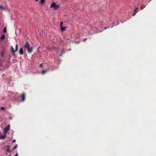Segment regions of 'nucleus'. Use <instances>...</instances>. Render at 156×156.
<instances>
[{
	"label": "nucleus",
	"instance_id": "obj_1",
	"mask_svg": "<svg viewBox=\"0 0 156 156\" xmlns=\"http://www.w3.org/2000/svg\"><path fill=\"white\" fill-rule=\"evenodd\" d=\"M24 47L27 48V50L28 52L29 53H31L33 50V47H30V45H29L28 42L25 43L24 45Z\"/></svg>",
	"mask_w": 156,
	"mask_h": 156
},
{
	"label": "nucleus",
	"instance_id": "obj_2",
	"mask_svg": "<svg viewBox=\"0 0 156 156\" xmlns=\"http://www.w3.org/2000/svg\"><path fill=\"white\" fill-rule=\"evenodd\" d=\"M59 7V6L56 5L55 2H53L50 6V8H54L55 9H58Z\"/></svg>",
	"mask_w": 156,
	"mask_h": 156
},
{
	"label": "nucleus",
	"instance_id": "obj_3",
	"mask_svg": "<svg viewBox=\"0 0 156 156\" xmlns=\"http://www.w3.org/2000/svg\"><path fill=\"white\" fill-rule=\"evenodd\" d=\"M18 45L17 44H16V47L15 51L11 52L12 53L13 55V56H15V52L16 51L18 50Z\"/></svg>",
	"mask_w": 156,
	"mask_h": 156
},
{
	"label": "nucleus",
	"instance_id": "obj_4",
	"mask_svg": "<svg viewBox=\"0 0 156 156\" xmlns=\"http://www.w3.org/2000/svg\"><path fill=\"white\" fill-rule=\"evenodd\" d=\"M10 129V126L8 125L7 127L5 128L4 130V132L5 133H7L9 131Z\"/></svg>",
	"mask_w": 156,
	"mask_h": 156
},
{
	"label": "nucleus",
	"instance_id": "obj_5",
	"mask_svg": "<svg viewBox=\"0 0 156 156\" xmlns=\"http://www.w3.org/2000/svg\"><path fill=\"white\" fill-rule=\"evenodd\" d=\"M21 101H25V95L24 93H23L21 95Z\"/></svg>",
	"mask_w": 156,
	"mask_h": 156
},
{
	"label": "nucleus",
	"instance_id": "obj_6",
	"mask_svg": "<svg viewBox=\"0 0 156 156\" xmlns=\"http://www.w3.org/2000/svg\"><path fill=\"white\" fill-rule=\"evenodd\" d=\"M19 53L20 55H22L23 54V48H22L20 49L19 51Z\"/></svg>",
	"mask_w": 156,
	"mask_h": 156
},
{
	"label": "nucleus",
	"instance_id": "obj_7",
	"mask_svg": "<svg viewBox=\"0 0 156 156\" xmlns=\"http://www.w3.org/2000/svg\"><path fill=\"white\" fill-rule=\"evenodd\" d=\"M5 53V51L4 49H3L1 51V56L2 57H3Z\"/></svg>",
	"mask_w": 156,
	"mask_h": 156
},
{
	"label": "nucleus",
	"instance_id": "obj_8",
	"mask_svg": "<svg viewBox=\"0 0 156 156\" xmlns=\"http://www.w3.org/2000/svg\"><path fill=\"white\" fill-rule=\"evenodd\" d=\"M60 28H61V30L62 31H64L65 30H66V27H60Z\"/></svg>",
	"mask_w": 156,
	"mask_h": 156
},
{
	"label": "nucleus",
	"instance_id": "obj_9",
	"mask_svg": "<svg viewBox=\"0 0 156 156\" xmlns=\"http://www.w3.org/2000/svg\"><path fill=\"white\" fill-rule=\"evenodd\" d=\"M10 146L8 145L7 146V149L6 150V152H10Z\"/></svg>",
	"mask_w": 156,
	"mask_h": 156
},
{
	"label": "nucleus",
	"instance_id": "obj_10",
	"mask_svg": "<svg viewBox=\"0 0 156 156\" xmlns=\"http://www.w3.org/2000/svg\"><path fill=\"white\" fill-rule=\"evenodd\" d=\"M6 137V136L5 135H1V136H0V139H4Z\"/></svg>",
	"mask_w": 156,
	"mask_h": 156
},
{
	"label": "nucleus",
	"instance_id": "obj_11",
	"mask_svg": "<svg viewBox=\"0 0 156 156\" xmlns=\"http://www.w3.org/2000/svg\"><path fill=\"white\" fill-rule=\"evenodd\" d=\"M5 38V35L4 34H3L2 37H1V40H3Z\"/></svg>",
	"mask_w": 156,
	"mask_h": 156
},
{
	"label": "nucleus",
	"instance_id": "obj_12",
	"mask_svg": "<svg viewBox=\"0 0 156 156\" xmlns=\"http://www.w3.org/2000/svg\"><path fill=\"white\" fill-rule=\"evenodd\" d=\"M10 51H11V52H12V51H15V50L13 48L12 46H11V49L10 50Z\"/></svg>",
	"mask_w": 156,
	"mask_h": 156
},
{
	"label": "nucleus",
	"instance_id": "obj_13",
	"mask_svg": "<svg viewBox=\"0 0 156 156\" xmlns=\"http://www.w3.org/2000/svg\"><path fill=\"white\" fill-rule=\"evenodd\" d=\"M3 32L4 33H6V27H5L4 28V29H3Z\"/></svg>",
	"mask_w": 156,
	"mask_h": 156
},
{
	"label": "nucleus",
	"instance_id": "obj_14",
	"mask_svg": "<svg viewBox=\"0 0 156 156\" xmlns=\"http://www.w3.org/2000/svg\"><path fill=\"white\" fill-rule=\"evenodd\" d=\"M45 0H41L40 2L41 4H43L44 3Z\"/></svg>",
	"mask_w": 156,
	"mask_h": 156
},
{
	"label": "nucleus",
	"instance_id": "obj_15",
	"mask_svg": "<svg viewBox=\"0 0 156 156\" xmlns=\"http://www.w3.org/2000/svg\"><path fill=\"white\" fill-rule=\"evenodd\" d=\"M138 8L137 7V8H136L134 10V12H137V11L138 10Z\"/></svg>",
	"mask_w": 156,
	"mask_h": 156
},
{
	"label": "nucleus",
	"instance_id": "obj_16",
	"mask_svg": "<svg viewBox=\"0 0 156 156\" xmlns=\"http://www.w3.org/2000/svg\"><path fill=\"white\" fill-rule=\"evenodd\" d=\"M0 9L4 10L5 9L2 6H0Z\"/></svg>",
	"mask_w": 156,
	"mask_h": 156
},
{
	"label": "nucleus",
	"instance_id": "obj_17",
	"mask_svg": "<svg viewBox=\"0 0 156 156\" xmlns=\"http://www.w3.org/2000/svg\"><path fill=\"white\" fill-rule=\"evenodd\" d=\"M18 146V145L17 144H16L15 145V146H14V147L13 148V149H16L17 147Z\"/></svg>",
	"mask_w": 156,
	"mask_h": 156
},
{
	"label": "nucleus",
	"instance_id": "obj_18",
	"mask_svg": "<svg viewBox=\"0 0 156 156\" xmlns=\"http://www.w3.org/2000/svg\"><path fill=\"white\" fill-rule=\"evenodd\" d=\"M63 24V23L62 22H61L60 23V27H62V25Z\"/></svg>",
	"mask_w": 156,
	"mask_h": 156
},
{
	"label": "nucleus",
	"instance_id": "obj_19",
	"mask_svg": "<svg viewBox=\"0 0 156 156\" xmlns=\"http://www.w3.org/2000/svg\"><path fill=\"white\" fill-rule=\"evenodd\" d=\"M46 71H44V70H43L42 71V73L43 74H44V73H46Z\"/></svg>",
	"mask_w": 156,
	"mask_h": 156
},
{
	"label": "nucleus",
	"instance_id": "obj_20",
	"mask_svg": "<svg viewBox=\"0 0 156 156\" xmlns=\"http://www.w3.org/2000/svg\"><path fill=\"white\" fill-rule=\"evenodd\" d=\"M1 109L3 111H4L5 110V108L3 107L1 108Z\"/></svg>",
	"mask_w": 156,
	"mask_h": 156
},
{
	"label": "nucleus",
	"instance_id": "obj_21",
	"mask_svg": "<svg viewBox=\"0 0 156 156\" xmlns=\"http://www.w3.org/2000/svg\"><path fill=\"white\" fill-rule=\"evenodd\" d=\"M43 66V65H42V64H40V66L41 67H42Z\"/></svg>",
	"mask_w": 156,
	"mask_h": 156
},
{
	"label": "nucleus",
	"instance_id": "obj_22",
	"mask_svg": "<svg viewBox=\"0 0 156 156\" xmlns=\"http://www.w3.org/2000/svg\"><path fill=\"white\" fill-rule=\"evenodd\" d=\"M16 140H13V141H12V142L13 143H14V142H16Z\"/></svg>",
	"mask_w": 156,
	"mask_h": 156
},
{
	"label": "nucleus",
	"instance_id": "obj_23",
	"mask_svg": "<svg viewBox=\"0 0 156 156\" xmlns=\"http://www.w3.org/2000/svg\"><path fill=\"white\" fill-rule=\"evenodd\" d=\"M136 12H135L134 13L133 15V16H134L135 15L136 13Z\"/></svg>",
	"mask_w": 156,
	"mask_h": 156
},
{
	"label": "nucleus",
	"instance_id": "obj_24",
	"mask_svg": "<svg viewBox=\"0 0 156 156\" xmlns=\"http://www.w3.org/2000/svg\"><path fill=\"white\" fill-rule=\"evenodd\" d=\"M15 156H18V153H17L16 154V155H15Z\"/></svg>",
	"mask_w": 156,
	"mask_h": 156
},
{
	"label": "nucleus",
	"instance_id": "obj_25",
	"mask_svg": "<svg viewBox=\"0 0 156 156\" xmlns=\"http://www.w3.org/2000/svg\"><path fill=\"white\" fill-rule=\"evenodd\" d=\"M141 9H143V7H142V6H141Z\"/></svg>",
	"mask_w": 156,
	"mask_h": 156
},
{
	"label": "nucleus",
	"instance_id": "obj_26",
	"mask_svg": "<svg viewBox=\"0 0 156 156\" xmlns=\"http://www.w3.org/2000/svg\"><path fill=\"white\" fill-rule=\"evenodd\" d=\"M60 56H62V54H60Z\"/></svg>",
	"mask_w": 156,
	"mask_h": 156
},
{
	"label": "nucleus",
	"instance_id": "obj_27",
	"mask_svg": "<svg viewBox=\"0 0 156 156\" xmlns=\"http://www.w3.org/2000/svg\"><path fill=\"white\" fill-rule=\"evenodd\" d=\"M38 0H35L36 1H37Z\"/></svg>",
	"mask_w": 156,
	"mask_h": 156
},
{
	"label": "nucleus",
	"instance_id": "obj_28",
	"mask_svg": "<svg viewBox=\"0 0 156 156\" xmlns=\"http://www.w3.org/2000/svg\"><path fill=\"white\" fill-rule=\"evenodd\" d=\"M65 1H67V0H65Z\"/></svg>",
	"mask_w": 156,
	"mask_h": 156
}]
</instances>
